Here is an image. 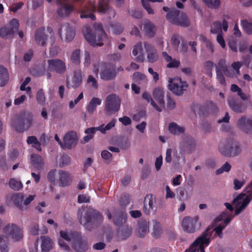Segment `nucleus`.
Listing matches in <instances>:
<instances>
[{
	"label": "nucleus",
	"instance_id": "obj_1",
	"mask_svg": "<svg viewBox=\"0 0 252 252\" xmlns=\"http://www.w3.org/2000/svg\"><path fill=\"white\" fill-rule=\"evenodd\" d=\"M233 217L234 216L228 212L222 213L213 221V226L215 228L213 229V226H209L205 232L198 237L185 252H205L204 248L208 246L212 233L215 232V235L221 237L222 230Z\"/></svg>",
	"mask_w": 252,
	"mask_h": 252
},
{
	"label": "nucleus",
	"instance_id": "obj_2",
	"mask_svg": "<svg viewBox=\"0 0 252 252\" xmlns=\"http://www.w3.org/2000/svg\"><path fill=\"white\" fill-rule=\"evenodd\" d=\"M153 97L147 93L142 94V97L146 99L153 108L158 112H161L164 108V92L162 88H156L153 92Z\"/></svg>",
	"mask_w": 252,
	"mask_h": 252
},
{
	"label": "nucleus",
	"instance_id": "obj_3",
	"mask_svg": "<svg viewBox=\"0 0 252 252\" xmlns=\"http://www.w3.org/2000/svg\"><path fill=\"white\" fill-rule=\"evenodd\" d=\"M95 31L94 33L90 32H84L86 39L93 46H101L107 39V36L102 29L101 24L94 25Z\"/></svg>",
	"mask_w": 252,
	"mask_h": 252
},
{
	"label": "nucleus",
	"instance_id": "obj_4",
	"mask_svg": "<svg viewBox=\"0 0 252 252\" xmlns=\"http://www.w3.org/2000/svg\"><path fill=\"white\" fill-rule=\"evenodd\" d=\"M248 194L241 193L235 197L233 203L235 208V215H238L246 209L252 198V182L247 188Z\"/></svg>",
	"mask_w": 252,
	"mask_h": 252
},
{
	"label": "nucleus",
	"instance_id": "obj_5",
	"mask_svg": "<svg viewBox=\"0 0 252 252\" xmlns=\"http://www.w3.org/2000/svg\"><path fill=\"white\" fill-rule=\"evenodd\" d=\"M2 233L6 235L9 240L14 243L20 242L24 238V233L22 228L13 223L5 225L3 228Z\"/></svg>",
	"mask_w": 252,
	"mask_h": 252
},
{
	"label": "nucleus",
	"instance_id": "obj_6",
	"mask_svg": "<svg viewBox=\"0 0 252 252\" xmlns=\"http://www.w3.org/2000/svg\"><path fill=\"white\" fill-rule=\"evenodd\" d=\"M121 100L117 95L111 94L106 98L105 111L107 115H111L118 111L120 107Z\"/></svg>",
	"mask_w": 252,
	"mask_h": 252
},
{
	"label": "nucleus",
	"instance_id": "obj_7",
	"mask_svg": "<svg viewBox=\"0 0 252 252\" xmlns=\"http://www.w3.org/2000/svg\"><path fill=\"white\" fill-rule=\"evenodd\" d=\"M167 19L171 23L180 25L183 27H187L189 24V22L183 13H180L177 10H173L167 15Z\"/></svg>",
	"mask_w": 252,
	"mask_h": 252
},
{
	"label": "nucleus",
	"instance_id": "obj_8",
	"mask_svg": "<svg viewBox=\"0 0 252 252\" xmlns=\"http://www.w3.org/2000/svg\"><path fill=\"white\" fill-rule=\"evenodd\" d=\"M45 70L55 71L59 74H63L66 70V65L64 62L60 59L48 60L44 63Z\"/></svg>",
	"mask_w": 252,
	"mask_h": 252
},
{
	"label": "nucleus",
	"instance_id": "obj_9",
	"mask_svg": "<svg viewBox=\"0 0 252 252\" xmlns=\"http://www.w3.org/2000/svg\"><path fill=\"white\" fill-rule=\"evenodd\" d=\"M168 88L173 93L176 95L182 94L188 87L187 83L180 78L177 77L169 79Z\"/></svg>",
	"mask_w": 252,
	"mask_h": 252
},
{
	"label": "nucleus",
	"instance_id": "obj_10",
	"mask_svg": "<svg viewBox=\"0 0 252 252\" xmlns=\"http://www.w3.org/2000/svg\"><path fill=\"white\" fill-rule=\"evenodd\" d=\"M35 195H29L25 196L22 194L14 193L12 195L11 199L15 205L21 210L26 209L28 206L34 199Z\"/></svg>",
	"mask_w": 252,
	"mask_h": 252
},
{
	"label": "nucleus",
	"instance_id": "obj_11",
	"mask_svg": "<svg viewBox=\"0 0 252 252\" xmlns=\"http://www.w3.org/2000/svg\"><path fill=\"white\" fill-rule=\"evenodd\" d=\"M19 27L18 21L13 19L5 27L0 29V36L3 38L12 36L18 32Z\"/></svg>",
	"mask_w": 252,
	"mask_h": 252
},
{
	"label": "nucleus",
	"instance_id": "obj_12",
	"mask_svg": "<svg viewBox=\"0 0 252 252\" xmlns=\"http://www.w3.org/2000/svg\"><path fill=\"white\" fill-rule=\"evenodd\" d=\"M182 226L185 231L188 233H193L199 226L198 218L197 217L194 218L185 217L182 220Z\"/></svg>",
	"mask_w": 252,
	"mask_h": 252
},
{
	"label": "nucleus",
	"instance_id": "obj_13",
	"mask_svg": "<svg viewBox=\"0 0 252 252\" xmlns=\"http://www.w3.org/2000/svg\"><path fill=\"white\" fill-rule=\"evenodd\" d=\"M78 138L76 133L70 131L66 133L63 139V147L67 149H71L77 144Z\"/></svg>",
	"mask_w": 252,
	"mask_h": 252
},
{
	"label": "nucleus",
	"instance_id": "obj_14",
	"mask_svg": "<svg viewBox=\"0 0 252 252\" xmlns=\"http://www.w3.org/2000/svg\"><path fill=\"white\" fill-rule=\"evenodd\" d=\"M237 126L244 133L252 134V119L242 117L237 122Z\"/></svg>",
	"mask_w": 252,
	"mask_h": 252
},
{
	"label": "nucleus",
	"instance_id": "obj_15",
	"mask_svg": "<svg viewBox=\"0 0 252 252\" xmlns=\"http://www.w3.org/2000/svg\"><path fill=\"white\" fill-rule=\"evenodd\" d=\"M59 34L61 38L64 36L66 41H71L75 36L74 30L68 24L62 25L59 31Z\"/></svg>",
	"mask_w": 252,
	"mask_h": 252
},
{
	"label": "nucleus",
	"instance_id": "obj_16",
	"mask_svg": "<svg viewBox=\"0 0 252 252\" xmlns=\"http://www.w3.org/2000/svg\"><path fill=\"white\" fill-rule=\"evenodd\" d=\"M145 49L142 43L139 42L133 46L132 54L137 62H143L145 59Z\"/></svg>",
	"mask_w": 252,
	"mask_h": 252
},
{
	"label": "nucleus",
	"instance_id": "obj_17",
	"mask_svg": "<svg viewBox=\"0 0 252 252\" xmlns=\"http://www.w3.org/2000/svg\"><path fill=\"white\" fill-rule=\"evenodd\" d=\"M117 72L113 65L107 64L101 69L100 77L103 80H110L114 79L116 76Z\"/></svg>",
	"mask_w": 252,
	"mask_h": 252
},
{
	"label": "nucleus",
	"instance_id": "obj_18",
	"mask_svg": "<svg viewBox=\"0 0 252 252\" xmlns=\"http://www.w3.org/2000/svg\"><path fill=\"white\" fill-rule=\"evenodd\" d=\"M95 6L94 1H90L87 6H85L80 12L81 18H90L92 20L95 19V16L93 12L95 11Z\"/></svg>",
	"mask_w": 252,
	"mask_h": 252
},
{
	"label": "nucleus",
	"instance_id": "obj_19",
	"mask_svg": "<svg viewBox=\"0 0 252 252\" xmlns=\"http://www.w3.org/2000/svg\"><path fill=\"white\" fill-rule=\"evenodd\" d=\"M97 11L100 13L107 14L110 18H114L115 16L114 10L109 6L108 0H101L99 1Z\"/></svg>",
	"mask_w": 252,
	"mask_h": 252
},
{
	"label": "nucleus",
	"instance_id": "obj_20",
	"mask_svg": "<svg viewBox=\"0 0 252 252\" xmlns=\"http://www.w3.org/2000/svg\"><path fill=\"white\" fill-rule=\"evenodd\" d=\"M71 246L77 252H84L88 248V245L86 241L83 240L80 234L74 241L72 242Z\"/></svg>",
	"mask_w": 252,
	"mask_h": 252
},
{
	"label": "nucleus",
	"instance_id": "obj_21",
	"mask_svg": "<svg viewBox=\"0 0 252 252\" xmlns=\"http://www.w3.org/2000/svg\"><path fill=\"white\" fill-rule=\"evenodd\" d=\"M47 35L45 34L44 32V30L40 29L38 30L35 35V39L36 43L41 45H44L47 41H49L50 43L52 44L55 40V38L52 36V34L51 33V36L49 40L47 38Z\"/></svg>",
	"mask_w": 252,
	"mask_h": 252
},
{
	"label": "nucleus",
	"instance_id": "obj_22",
	"mask_svg": "<svg viewBox=\"0 0 252 252\" xmlns=\"http://www.w3.org/2000/svg\"><path fill=\"white\" fill-rule=\"evenodd\" d=\"M144 49L147 53V57L148 62L154 63L158 59V55L156 49L150 44L144 43Z\"/></svg>",
	"mask_w": 252,
	"mask_h": 252
},
{
	"label": "nucleus",
	"instance_id": "obj_23",
	"mask_svg": "<svg viewBox=\"0 0 252 252\" xmlns=\"http://www.w3.org/2000/svg\"><path fill=\"white\" fill-rule=\"evenodd\" d=\"M58 181L60 186L65 187L69 185L72 181L70 173L63 170H58Z\"/></svg>",
	"mask_w": 252,
	"mask_h": 252
},
{
	"label": "nucleus",
	"instance_id": "obj_24",
	"mask_svg": "<svg viewBox=\"0 0 252 252\" xmlns=\"http://www.w3.org/2000/svg\"><path fill=\"white\" fill-rule=\"evenodd\" d=\"M48 2H51L52 0H47ZM61 2V6L58 10V14L61 16H65L68 15L72 10L73 6L72 5L67 2V0H58Z\"/></svg>",
	"mask_w": 252,
	"mask_h": 252
},
{
	"label": "nucleus",
	"instance_id": "obj_25",
	"mask_svg": "<svg viewBox=\"0 0 252 252\" xmlns=\"http://www.w3.org/2000/svg\"><path fill=\"white\" fill-rule=\"evenodd\" d=\"M225 151H222L221 152L225 155L229 154L230 156H235L240 153L241 149L240 146L236 142L232 141L227 143L225 146Z\"/></svg>",
	"mask_w": 252,
	"mask_h": 252
},
{
	"label": "nucleus",
	"instance_id": "obj_26",
	"mask_svg": "<svg viewBox=\"0 0 252 252\" xmlns=\"http://www.w3.org/2000/svg\"><path fill=\"white\" fill-rule=\"evenodd\" d=\"M141 29L149 37H153L155 34L156 28L153 23L148 20L143 21V26H141Z\"/></svg>",
	"mask_w": 252,
	"mask_h": 252
},
{
	"label": "nucleus",
	"instance_id": "obj_27",
	"mask_svg": "<svg viewBox=\"0 0 252 252\" xmlns=\"http://www.w3.org/2000/svg\"><path fill=\"white\" fill-rule=\"evenodd\" d=\"M31 164L36 170L41 169L44 165V160L39 155L32 154L31 155Z\"/></svg>",
	"mask_w": 252,
	"mask_h": 252
},
{
	"label": "nucleus",
	"instance_id": "obj_28",
	"mask_svg": "<svg viewBox=\"0 0 252 252\" xmlns=\"http://www.w3.org/2000/svg\"><path fill=\"white\" fill-rule=\"evenodd\" d=\"M195 142L191 138L183 140L180 143V148L182 152L191 153L195 149Z\"/></svg>",
	"mask_w": 252,
	"mask_h": 252
},
{
	"label": "nucleus",
	"instance_id": "obj_29",
	"mask_svg": "<svg viewBox=\"0 0 252 252\" xmlns=\"http://www.w3.org/2000/svg\"><path fill=\"white\" fill-rule=\"evenodd\" d=\"M40 239L42 252H48L53 248V241L49 237L42 236Z\"/></svg>",
	"mask_w": 252,
	"mask_h": 252
},
{
	"label": "nucleus",
	"instance_id": "obj_30",
	"mask_svg": "<svg viewBox=\"0 0 252 252\" xmlns=\"http://www.w3.org/2000/svg\"><path fill=\"white\" fill-rule=\"evenodd\" d=\"M136 231L139 237H144L149 232V222L145 220H141L138 223Z\"/></svg>",
	"mask_w": 252,
	"mask_h": 252
},
{
	"label": "nucleus",
	"instance_id": "obj_31",
	"mask_svg": "<svg viewBox=\"0 0 252 252\" xmlns=\"http://www.w3.org/2000/svg\"><path fill=\"white\" fill-rule=\"evenodd\" d=\"M83 214V211L79 210L78 213V217L79 219L80 222L81 224L85 227L86 228L90 229V225L91 224V215L90 213H86L84 214V216L82 217V216Z\"/></svg>",
	"mask_w": 252,
	"mask_h": 252
},
{
	"label": "nucleus",
	"instance_id": "obj_32",
	"mask_svg": "<svg viewBox=\"0 0 252 252\" xmlns=\"http://www.w3.org/2000/svg\"><path fill=\"white\" fill-rule=\"evenodd\" d=\"M102 100L98 97H93L86 106V110L89 114H93L97 106L101 104Z\"/></svg>",
	"mask_w": 252,
	"mask_h": 252
},
{
	"label": "nucleus",
	"instance_id": "obj_33",
	"mask_svg": "<svg viewBox=\"0 0 252 252\" xmlns=\"http://www.w3.org/2000/svg\"><path fill=\"white\" fill-rule=\"evenodd\" d=\"M82 75L81 71L75 72L71 79L67 81L68 85L72 88L79 87L82 83Z\"/></svg>",
	"mask_w": 252,
	"mask_h": 252
},
{
	"label": "nucleus",
	"instance_id": "obj_34",
	"mask_svg": "<svg viewBox=\"0 0 252 252\" xmlns=\"http://www.w3.org/2000/svg\"><path fill=\"white\" fill-rule=\"evenodd\" d=\"M156 198L152 195L147 196L145 199V204L144 205V212L148 214L152 210H156Z\"/></svg>",
	"mask_w": 252,
	"mask_h": 252
},
{
	"label": "nucleus",
	"instance_id": "obj_35",
	"mask_svg": "<svg viewBox=\"0 0 252 252\" xmlns=\"http://www.w3.org/2000/svg\"><path fill=\"white\" fill-rule=\"evenodd\" d=\"M79 234L77 232H72L67 230L61 231L60 232L61 238L64 239L68 242H71V244L72 242L75 240V239Z\"/></svg>",
	"mask_w": 252,
	"mask_h": 252
},
{
	"label": "nucleus",
	"instance_id": "obj_36",
	"mask_svg": "<svg viewBox=\"0 0 252 252\" xmlns=\"http://www.w3.org/2000/svg\"><path fill=\"white\" fill-rule=\"evenodd\" d=\"M9 74L7 69L0 65V87L4 86L8 81Z\"/></svg>",
	"mask_w": 252,
	"mask_h": 252
},
{
	"label": "nucleus",
	"instance_id": "obj_37",
	"mask_svg": "<svg viewBox=\"0 0 252 252\" xmlns=\"http://www.w3.org/2000/svg\"><path fill=\"white\" fill-rule=\"evenodd\" d=\"M8 237L4 235H0V251L1 252H8Z\"/></svg>",
	"mask_w": 252,
	"mask_h": 252
},
{
	"label": "nucleus",
	"instance_id": "obj_38",
	"mask_svg": "<svg viewBox=\"0 0 252 252\" xmlns=\"http://www.w3.org/2000/svg\"><path fill=\"white\" fill-rule=\"evenodd\" d=\"M27 142L29 145H31L38 151H41L42 149L40 147V143L35 136H29L27 138Z\"/></svg>",
	"mask_w": 252,
	"mask_h": 252
},
{
	"label": "nucleus",
	"instance_id": "obj_39",
	"mask_svg": "<svg viewBox=\"0 0 252 252\" xmlns=\"http://www.w3.org/2000/svg\"><path fill=\"white\" fill-rule=\"evenodd\" d=\"M169 130L173 134H179L182 133L184 131V128L176 123H171L169 126Z\"/></svg>",
	"mask_w": 252,
	"mask_h": 252
},
{
	"label": "nucleus",
	"instance_id": "obj_40",
	"mask_svg": "<svg viewBox=\"0 0 252 252\" xmlns=\"http://www.w3.org/2000/svg\"><path fill=\"white\" fill-rule=\"evenodd\" d=\"M36 99L39 105H44L45 104L46 98L45 94L42 89H40L37 92Z\"/></svg>",
	"mask_w": 252,
	"mask_h": 252
},
{
	"label": "nucleus",
	"instance_id": "obj_41",
	"mask_svg": "<svg viewBox=\"0 0 252 252\" xmlns=\"http://www.w3.org/2000/svg\"><path fill=\"white\" fill-rule=\"evenodd\" d=\"M143 6L147 10V12L150 14H153L154 13V9L150 6L149 1L152 2H161L162 0H141Z\"/></svg>",
	"mask_w": 252,
	"mask_h": 252
},
{
	"label": "nucleus",
	"instance_id": "obj_42",
	"mask_svg": "<svg viewBox=\"0 0 252 252\" xmlns=\"http://www.w3.org/2000/svg\"><path fill=\"white\" fill-rule=\"evenodd\" d=\"M126 215L125 212H121L119 214H116L114 216V221L117 225H120L126 221Z\"/></svg>",
	"mask_w": 252,
	"mask_h": 252
},
{
	"label": "nucleus",
	"instance_id": "obj_43",
	"mask_svg": "<svg viewBox=\"0 0 252 252\" xmlns=\"http://www.w3.org/2000/svg\"><path fill=\"white\" fill-rule=\"evenodd\" d=\"M10 187L14 190H18L22 188L21 182L16 179L11 178L9 182Z\"/></svg>",
	"mask_w": 252,
	"mask_h": 252
},
{
	"label": "nucleus",
	"instance_id": "obj_44",
	"mask_svg": "<svg viewBox=\"0 0 252 252\" xmlns=\"http://www.w3.org/2000/svg\"><path fill=\"white\" fill-rule=\"evenodd\" d=\"M115 124L116 120H112L106 126H105L104 125H101L99 126L98 130L100 131L102 133L104 134L106 131H108L114 127Z\"/></svg>",
	"mask_w": 252,
	"mask_h": 252
},
{
	"label": "nucleus",
	"instance_id": "obj_45",
	"mask_svg": "<svg viewBox=\"0 0 252 252\" xmlns=\"http://www.w3.org/2000/svg\"><path fill=\"white\" fill-rule=\"evenodd\" d=\"M228 102L229 107L235 112L240 113L244 110V107L236 103L233 99L228 100Z\"/></svg>",
	"mask_w": 252,
	"mask_h": 252
},
{
	"label": "nucleus",
	"instance_id": "obj_46",
	"mask_svg": "<svg viewBox=\"0 0 252 252\" xmlns=\"http://www.w3.org/2000/svg\"><path fill=\"white\" fill-rule=\"evenodd\" d=\"M80 54L81 51L80 50H75L71 55V61L75 64H79L80 63Z\"/></svg>",
	"mask_w": 252,
	"mask_h": 252
},
{
	"label": "nucleus",
	"instance_id": "obj_47",
	"mask_svg": "<svg viewBox=\"0 0 252 252\" xmlns=\"http://www.w3.org/2000/svg\"><path fill=\"white\" fill-rule=\"evenodd\" d=\"M58 171L56 169L51 170L47 174L48 180L52 184H55L56 181V175Z\"/></svg>",
	"mask_w": 252,
	"mask_h": 252
},
{
	"label": "nucleus",
	"instance_id": "obj_48",
	"mask_svg": "<svg viewBox=\"0 0 252 252\" xmlns=\"http://www.w3.org/2000/svg\"><path fill=\"white\" fill-rule=\"evenodd\" d=\"M206 4L210 8H217L220 4V0H203Z\"/></svg>",
	"mask_w": 252,
	"mask_h": 252
},
{
	"label": "nucleus",
	"instance_id": "obj_49",
	"mask_svg": "<svg viewBox=\"0 0 252 252\" xmlns=\"http://www.w3.org/2000/svg\"><path fill=\"white\" fill-rule=\"evenodd\" d=\"M211 32L213 33H218L222 32L221 31V25L219 22H215L213 24V27L211 30Z\"/></svg>",
	"mask_w": 252,
	"mask_h": 252
},
{
	"label": "nucleus",
	"instance_id": "obj_50",
	"mask_svg": "<svg viewBox=\"0 0 252 252\" xmlns=\"http://www.w3.org/2000/svg\"><path fill=\"white\" fill-rule=\"evenodd\" d=\"M245 183V181L243 179L239 180L238 179H235L233 181L234 189L235 190L240 189L244 186Z\"/></svg>",
	"mask_w": 252,
	"mask_h": 252
},
{
	"label": "nucleus",
	"instance_id": "obj_51",
	"mask_svg": "<svg viewBox=\"0 0 252 252\" xmlns=\"http://www.w3.org/2000/svg\"><path fill=\"white\" fill-rule=\"evenodd\" d=\"M231 166L227 162H226L225 164H224L221 168L218 169L216 171V174H220L223 173V172H228L230 170Z\"/></svg>",
	"mask_w": 252,
	"mask_h": 252
},
{
	"label": "nucleus",
	"instance_id": "obj_52",
	"mask_svg": "<svg viewBox=\"0 0 252 252\" xmlns=\"http://www.w3.org/2000/svg\"><path fill=\"white\" fill-rule=\"evenodd\" d=\"M154 223V234L158 237L161 233V229L159 222L156 220L153 221Z\"/></svg>",
	"mask_w": 252,
	"mask_h": 252
},
{
	"label": "nucleus",
	"instance_id": "obj_53",
	"mask_svg": "<svg viewBox=\"0 0 252 252\" xmlns=\"http://www.w3.org/2000/svg\"><path fill=\"white\" fill-rule=\"evenodd\" d=\"M200 39H201V40L204 41L205 45L206 46V47L207 48L208 52L212 54L214 52V48H213L212 43L210 41L207 40L206 39V38L203 36H201L200 37Z\"/></svg>",
	"mask_w": 252,
	"mask_h": 252
},
{
	"label": "nucleus",
	"instance_id": "obj_54",
	"mask_svg": "<svg viewBox=\"0 0 252 252\" xmlns=\"http://www.w3.org/2000/svg\"><path fill=\"white\" fill-rule=\"evenodd\" d=\"M244 30L248 34L252 33V24L247 22H243L242 23Z\"/></svg>",
	"mask_w": 252,
	"mask_h": 252
},
{
	"label": "nucleus",
	"instance_id": "obj_55",
	"mask_svg": "<svg viewBox=\"0 0 252 252\" xmlns=\"http://www.w3.org/2000/svg\"><path fill=\"white\" fill-rule=\"evenodd\" d=\"M217 79L221 85L223 86L225 85V80L222 73L218 69H217Z\"/></svg>",
	"mask_w": 252,
	"mask_h": 252
},
{
	"label": "nucleus",
	"instance_id": "obj_56",
	"mask_svg": "<svg viewBox=\"0 0 252 252\" xmlns=\"http://www.w3.org/2000/svg\"><path fill=\"white\" fill-rule=\"evenodd\" d=\"M217 41L222 48L225 47V43L222 36V32H220L218 33L217 37Z\"/></svg>",
	"mask_w": 252,
	"mask_h": 252
},
{
	"label": "nucleus",
	"instance_id": "obj_57",
	"mask_svg": "<svg viewBox=\"0 0 252 252\" xmlns=\"http://www.w3.org/2000/svg\"><path fill=\"white\" fill-rule=\"evenodd\" d=\"M101 157L106 160L109 162L112 158V154L106 150L103 151L101 153Z\"/></svg>",
	"mask_w": 252,
	"mask_h": 252
},
{
	"label": "nucleus",
	"instance_id": "obj_58",
	"mask_svg": "<svg viewBox=\"0 0 252 252\" xmlns=\"http://www.w3.org/2000/svg\"><path fill=\"white\" fill-rule=\"evenodd\" d=\"M167 67L168 68L178 67L180 65V62L178 60L171 59V61L168 62Z\"/></svg>",
	"mask_w": 252,
	"mask_h": 252
},
{
	"label": "nucleus",
	"instance_id": "obj_59",
	"mask_svg": "<svg viewBox=\"0 0 252 252\" xmlns=\"http://www.w3.org/2000/svg\"><path fill=\"white\" fill-rule=\"evenodd\" d=\"M119 121L125 126L129 125L131 123V119L127 116L119 118Z\"/></svg>",
	"mask_w": 252,
	"mask_h": 252
},
{
	"label": "nucleus",
	"instance_id": "obj_60",
	"mask_svg": "<svg viewBox=\"0 0 252 252\" xmlns=\"http://www.w3.org/2000/svg\"><path fill=\"white\" fill-rule=\"evenodd\" d=\"M87 83L93 87H97V81L92 75L89 76L87 80Z\"/></svg>",
	"mask_w": 252,
	"mask_h": 252
},
{
	"label": "nucleus",
	"instance_id": "obj_61",
	"mask_svg": "<svg viewBox=\"0 0 252 252\" xmlns=\"http://www.w3.org/2000/svg\"><path fill=\"white\" fill-rule=\"evenodd\" d=\"M176 107L175 101L172 98L169 97L167 99V108L168 110H172Z\"/></svg>",
	"mask_w": 252,
	"mask_h": 252
},
{
	"label": "nucleus",
	"instance_id": "obj_62",
	"mask_svg": "<svg viewBox=\"0 0 252 252\" xmlns=\"http://www.w3.org/2000/svg\"><path fill=\"white\" fill-rule=\"evenodd\" d=\"M172 150L171 149H167L166 151L165 161L166 162L170 163L172 161Z\"/></svg>",
	"mask_w": 252,
	"mask_h": 252
},
{
	"label": "nucleus",
	"instance_id": "obj_63",
	"mask_svg": "<svg viewBox=\"0 0 252 252\" xmlns=\"http://www.w3.org/2000/svg\"><path fill=\"white\" fill-rule=\"evenodd\" d=\"M58 243L59 246L63 250L66 251L68 252H69L70 251V249L68 246L65 243H64L62 239H59Z\"/></svg>",
	"mask_w": 252,
	"mask_h": 252
},
{
	"label": "nucleus",
	"instance_id": "obj_64",
	"mask_svg": "<svg viewBox=\"0 0 252 252\" xmlns=\"http://www.w3.org/2000/svg\"><path fill=\"white\" fill-rule=\"evenodd\" d=\"M131 229L130 228H126L124 231H123L121 234L122 239H126L129 237L131 234Z\"/></svg>",
	"mask_w": 252,
	"mask_h": 252
}]
</instances>
